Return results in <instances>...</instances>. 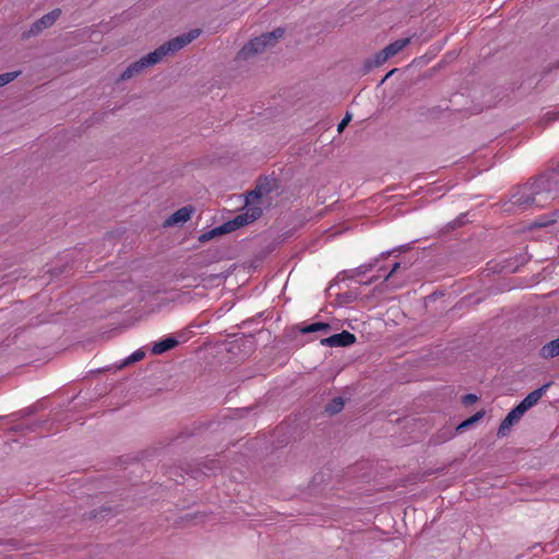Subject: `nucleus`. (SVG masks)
<instances>
[{
    "instance_id": "nucleus-1",
    "label": "nucleus",
    "mask_w": 559,
    "mask_h": 559,
    "mask_svg": "<svg viewBox=\"0 0 559 559\" xmlns=\"http://www.w3.org/2000/svg\"><path fill=\"white\" fill-rule=\"evenodd\" d=\"M201 31L192 29L187 34L177 36L169 41L163 44L154 51L142 57L140 60L131 63L120 75L119 80L124 81L141 73L145 68L158 63L164 57L169 53H175L199 37Z\"/></svg>"
},
{
    "instance_id": "nucleus-2",
    "label": "nucleus",
    "mask_w": 559,
    "mask_h": 559,
    "mask_svg": "<svg viewBox=\"0 0 559 559\" xmlns=\"http://www.w3.org/2000/svg\"><path fill=\"white\" fill-rule=\"evenodd\" d=\"M558 176L559 175L554 171L539 176L532 185L524 188L525 190H528V195L525 198H518L513 203H532L537 206H544L548 200H552L558 197V193L554 192L551 188L554 183L558 182Z\"/></svg>"
},
{
    "instance_id": "nucleus-3",
    "label": "nucleus",
    "mask_w": 559,
    "mask_h": 559,
    "mask_svg": "<svg viewBox=\"0 0 559 559\" xmlns=\"http://www.w3.org/2000/svg\"><path fill=\"white\" fill-rule=\"evenodd\" d=\"M267 192L269 190L264 188V186L261 182H259L255 189L250 191L246 197V213L237 215L234 219L224 223L222 226L217 228L218 233H230L257 219L261 215L262 211L259 206H254L253 204L255 202H259L262 195ZM214 233H216V229L214 230Z\"/></svg>"
},
{
    "instance_id": "nucleus-4",
    "label": "nucleus",
    "mask_w": 559,
    "mask_h": 559,
    "mask_svg": "<svg viewBox=\"0 0 559 559\" xmlns=\"http://www.w3.org/2000/svg\"><path fill=\"white\" fill-rule=\"evenodd\" d=\"M306 331L321 332V345L325 347H348L356 342L355 334L345 330L341 333H333V326L325 322H313Z\"/></svg>"
},
{
    "instance_id": "nucleus-5",
    "label": "nucleus",
    "mask_w": 559,
    "mask_h": 559,
    "mask_svg": "<svg viewBox=\"0 0 559 559\" xmlns=\"http://www.w3.org/2000/svg\"><path fill=\"white\" fill-rule=\"evenodd\" d=\"M284 34L282 28H276L273 32L262 34L259 37L253 38L247 45H245L238 53L239 59H247L254 55L261 53L266 47L275 45L278 38Z\"/></svg>"
},
{
    "instance_id": "nucleus-6",
    "label": "nucleus",
    "mask_w": 559,
    "mask_h": 559,
    "mask_svg": "<svg viewBox=\"0 0 559 559\" xmlns=\"http://www.w3.org/2000/svg\"><path fill=\"white\" fill-rule=\"evenodd\" d=\"M190 337H191L190 331H181V332L168 335L158 342H155L151 349H154V350L173 349L174 347L186 344Z\"/></svg>"
},
{
    "instance_id": "nucleus-7",
    "label": "nucleus",
    "mask_w": 559,
    "mask_h": 559,
    "mask_svg": "<svg viewBox=\"0 0 559 559\" xmlns=\"http://www.w3.org/2000/svg\"><path fill=\"white\" fill-rule=\"evenodd\" d=\"M309 324H296L290 329V335L297 341L299 345H304L305 343L314 342V344L321 345V332L316 331H306Z\"/></svg>"
},
{
    "instance_id": "nucleus-8",
    "label": "nucleus",
    "mask_w": 559,
    "mask_h": 559,
    "mask_svg": "<svg viewBox=\"0 0 559 559\" xmlns=\"http://www.w3.org/2000/svg\"><path fill=\"white\" fill-rule=\"evenodd\" d=\"M526 413V411L518 404L514 408H512L506 418L500 423L497 436L499 438L508 436L511 427L519 423V420L522 418V416Z\"/></svg>"
},
{
    "instance_id": "nucleus-9",
    "label": "nucleus",
    "mask_w": 559,
    "mask_h": 559,
    "mask_svg": "<svg viewBox=\"0 0 559 559\" xmlns=\"http://www.w3.org/2000/svg\"><path fill=\"white\" fill-rule=\"evenodd\" d=\"M61 14L60 9H55L51 12L45 14L38 21H36L29 28L25 37L35 36L43 32L45 28L50 27L58 20Z\"/></svg>"
},
{
    "instance_id": "nucleus-10",
    "label": "nucleus",
    "mask_w": 559,
    "mask_h": 559,
    "mask_svg": "<svg viewBox=\"0 0 559 559\" xmlns=\"http://www.w3.org/2000/svg\"><path fill=\"white\" fill-rule=\"evenodd\" d=\"M194 209L191 205L183 206L179 210H177L175 213H173L164 223V226H174L178 224H183L188 222L193 214Z\"/></svg>"
},
{
    "instance_id": "nucleus-11",
    "label": "nucleus",
    "mask_w": 559,
    "mask_h": 559,
    "mask_svg": "<svg viewBox=\"0 0 559 559\" xmlns=\"http://www.w3.org/2000/svg\"><path fill=\"white\" fill-rule=\"evenodd\" d=\"M552 382H547L540 388L528 393L519 404L527 412L531 407L536 405L542 396L546 393L547 389Z\"/></svg>"
},
{
    "instance_id": "nucleus-12",
    "label": "nucleus",
    "mask_w": 559,
    "mask_h": 559,
    "mask_svg": "<svg viewBox=\"0 0 559 559\" xmlns=\"http://www.w3.org/2000/svg\"><path fill=\"white\" fill-rule=\"evenodd\" d=\"M114 514H115V512H114L112 508L104 506L97 510L91 511L88 519L95 520V521H102L104 519L114 516Z\"/></svg>"
},
{
    "instance_id": "nucleus-13",
    "label": "nucleus",
    "mask_w": 559,
    "mask_h": 559,
    "mask_svg": "<svg viewBox=\"0 0 559 559\" xmlns=\"http://www.w3.org/2000/svg\"><path fill=\"white\" fill-rule=\"evenodd\" d=\"M344 405L345 401L343 397H334L325 405L324 412L328 413L329 415H335L342 412Z\"/></svg>"
},
{
    "instance_id": "nucleus-14",
    "label": "nucleus",
    "mask_w": 559,
    "mask_h": 559,
    "mask_svg": "<svg viewBox=\"0 0 559 559\" xmlns=\"http://www.w3.org/2000/svg\"><path fill=\"white\" fill-rule=\"evenodd\" d=\"M409 43H411V38L409 37L401 38V39H397V40L391 43L390 45L384 47V49L388 51V53L391 57H393L397 52H400L403 48H405Z\"/></svg>"
},
{
    "instance_id": "nucleus-15",
    "label": "nucleus",
    "mask_w": 559,
    "mask_h": 559,
    "mask_svg": "<svg viewBox=\"0 0 559 559\" xmlns=\"http://www.w3.org/2000/svg\"><path fill=\"white\" fill-rule=\"evenodd\" d=\"M485 416V411H478L473 416L468 417L467 419L463 420L460 425L456 427V431H464L465 429L469 428L477 421H479Z\"/></svg>"
},
{
    "instance_id": "nucleus-16",
    "label": "nucleus",
    "mask_w": 559,
    "mask_h": 559,
    "mask_svg": "<svg viewBox=\"0 0 559 559\" xmlns=\"http://www.w3.org/2000/svg\"><path fill=\"white\" fill-rule=\"evenodd\" d=\"M389 58H391V56L383 48L378 53H376V56L372 60L367 61L366 67L369 69L372 67H379V66L383 64Z\"/></svg>"
},
{
    "instance_id": "nucleus-17",
    "label": "nucleus",
    "mask_w": 559,
    "mask_h": 559,
    "mask_svg": "<svg viewBox=\"0 0 559 559\" xmlns=\"http://www.w3.org/2000/svg\"><path fill=\"white\" fill-rule=\"evenodd\" d=\"M144 356H145V352H133L120 365H118L116 367V369H121V368L129 366L133 362L140 361L144 358Z\"/></svg>"
},
{
    "instance_id": "nucleus-18",
    "label": "nucleus",
    "mask_w": 559,
    "mask_h": 559,
    "mask_svg": "<svg viewBox=\"0 0 559 559\" xmlns=\"http://www.w3.org/2000/svg\"><path fill=\"white\" fill-rule=\"evenodd\" d=\"M36 412H37V407L35 405H32V406L25 407V408L16 412V413L11 414L8 417L11 418V420L13 421L14 419H21V418L32 416Z\"/></svg>"
},
{
    "instance_id": "nucleus-19",
    "label": "nucleus",
    "mask_w": 559,
    "mask_h": 559,
    "mask_svg": "<svg viewBox=\"0 0 559 559\" xmlns=\"http://www.w3.org/2000/svg\"><path fill=\"white\" fill-rule=\"evenodd\" d=\"M20 71H14L0 74V87L15 80L20 75Z\"/></svg>"
},
{
    "instance_id": "nucleus-20",
    "label": "nucleus",
    "mask_w": 559,
    "mask_h": 559,
    "mask_svg": "<svg viewBox=\"0 0 559 559\" xmlns=\"http://www.w3.org/2000/svg\"><path fill=\"white\" fill-rule=\"evenodd\" d=\"M48 421L47 420H36L32 424L26 425V431H37L43 428Z\"/></svg>"
},
{
    "instance_id": "nucleus-21",
    "label": "nucleus",
    "mask_w": 559,
    "mask_h": 559,
    "mask_svg": "<svg viewBox=\"0 0 559 559\" xmlns=\"http://www.w3.org/2000/svg\"><path fill=\"white\" fill-rule=\"evenodd\" d=\"M478 401V396L473 393L465 394L462 397V404L465 406L472 405Z\"/></svg>"
},
{
    "instance_id": "nucleus-22",
    "label": "nucleus",
    "mask_w": 559,
    "mask_h": 559,
    "mask_svg": "<svg viewBox=\"0 0 559 559\" xmlns=\"http://www.w3.org/2000/svg\"><path fill=\"white\" fill-rule=\"evenodd\" d=\"M350 119H352V116L349 114H346V116L338 123L337 131L342 132L345 129V127L349 123Z\"/></svg>"
},
{
    "instance_id": "nucleus-23",
    "label": "nucleus",
    "mask_w": 559,
    "mask_h": 559,
    "mask_svg": "<svg viewBox=\"0 0 559 559\" xmlns=\"http://www.w3.org/2000/svg\"><path fill=\"white\" fill-rule=\"evenodd\" d=\"M542 349H559V337L546 343Z\"/></svg>"
},
{
    "instance_id": "nucleus-24",
    "label": "nucleus",
    "mask_w": 559,
    "mask_h": 559,
    "mask_svg": "<svg viewBox=\"0 0 559 559\" xmlns=\"http://www.w3.org/2000/svg\"><path fill=\"white\" fill-rule=\"evenodd\" d=\"M10 431L12 432H23V431H26V425H23V424H19V425H14L10 428Z\"/></svg>"
},
{
    "instance_id": "nucleus-25",
    "label": "nucleus",
    "mask_w": 559,
    "mask_h": 559,
    "mask_svg": "<svg viewBox=\"0 0 559 559\" xmlns=\"http://www.w3.org/2000/svg\"><path fill=\"white\" fill-rule=\"evenodd\" d=\"M559 355V352H542V356L546 359L554 358Z\"/></svg>"
},
{
    "instance_id": "nucleus-26",
    "label": "nucleus",
    "mask_w": 559,
    "mask_h": 559,
    "mask_svg": "<svg viewBox=\"0 0 559 559\" xmlns=\"http://www.w3.org/2000/svg\"><path fill=\"white\" fill-rule=\"evenodd\" d=\"M400 267V263L395 262L390 271V273L385 276V280L388 281Z\"/></svg>"
},
{
    "instance_id": "nucleus-27",
    "label": "nucleus",
    "mask_w": 559,
    "mask_h": 559,
    "mask_svg": "<svg viewBox=\"0 0 559 559\" xmlns=\"http://www.w3.org/2000/svg\"><path fill=\"white\" fill-rule=\"evenodd\" d=\"M395 70H392L390 72H388V74L385 75V78L382 80V82H384Z\"/></svg>"
},
{
    "instance_id": "nucleus-28",
    "label": "nucleus",
    "mask_w": 559,
    "mask_h": 559,
    "mask_svg": "<svg viewBox=\"0 0 559 559\" xmlns=\"http://www.w3.org/2000/svg\"><path fill=\"white\" fill-rule=\"evenodd\" d=\"M153 354H162L163 352H157V350H154L152 352Z\"/></svg>"
}]
</instances>
